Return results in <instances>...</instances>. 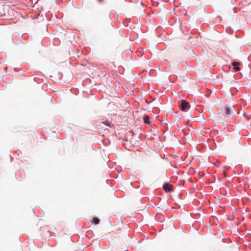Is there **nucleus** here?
I'll list each match as a JSON object with an SVG mask.
<instances>
[{"instance_id": "obj_5", "label": "nucleus", "mask_w": 251, "mask_h": 251, "mask_svg": "<svg viewBox=\"0 0 251 251\" xmlns=\"http://www.w3.org/2000/svg\"><path fill=\"white\" fill-rule=\"evenodd\" d=\"M143 120L145 124H149L150 123V118L148 115H146L145 116H144V117L143 118Z\"/></svg>"}, {"instance_id": "obj_7", "label": "nucleus", "mask_w": 251, "mask_h": 251, "mask_svg": "<svg viewBox=\"0 0 251 251\" xmlns=\"http://www.w3.org/2000/svg\"><path fill=\"white\" fill-rule=\"evenodd\" d=\"M101 124H102L105 125H106V126H110V123H109V122H102V123H101Z\"/></svg>"}, {"instance_id": "obj_6", "label": "nucleus", "mask_w": 251, "mask_h": 251, "mask_svg": "<svg viewBox=\"0 0 251 251\" xmlns=\"http://www.w3.org/2000/svg\"><path fill=\"white\" fill-rule=\"evenodd\" d=\"M92 224L98 225L100 223V220L98 218H94L91 221Z\"/></svg>"}, {"instance_id": "obj_3", "label": "nucleus", "mask_w": 251, "mask_h": 251, "mask_svg": "<svg viewBox=\"0 0 251 251\" xmlns=\"http://www.w3.org/2000/svg\"><path fill=\"white\" fill-rule=\"evenodd\" d=\"M163 188L166 192L172 191V186L168 183H165L163 186Z\"/></svg>"}, {"instance_id": "obj_2", "label": "nucleus", "mask_w": 251, "mask_h": 251, "mask_svg": "<svg viewBox=\"0 0 251 251\" xmlns=\"http://www.w3.org/2000/svg\"><path fill=\"white\" fill-rule=\"evenodd\" d=\"M180 109L182 111H186L189 107V103L185 100H182L180 105Z\"/></svg>"}, {"instance_id": "obj_1", "label": "nucleus", "mask_w": 251, "mask_h": 251, "mask_svg": "<svg viewBox=\"0 0 251 251\" xmlns=\"http://www.w3.org/2000/svg\"><path fill=\"white\" fill-rule=\"evenodd\" d=\"M222 112L224 116L228 117L232 115V111L227 105H224L222 107Z\"/></svg>"}, {"instance_id": "obj_4", "label": "nucleus", "mask_w": 251, "mask_h": 251, "mask_svg": "<svg viewBox=\"0 0 251 251\" xmlns=\"http://www.w3.org/2000/svg\"><path fill=\"white\" fill-rule=\"evenodd\" d=\"M240 63L238 62H233L232 63V65L233 66V69L235 71L237 72L240 70V68L239 67V65Z\"/></svg>"}]
</instances>
